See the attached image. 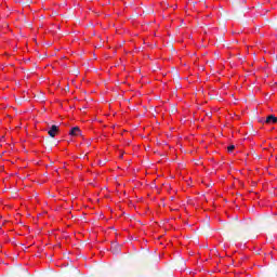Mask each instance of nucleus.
<instances>
[{"label": "nucleus", "mask_w": 277, "mask_h": 277, "mask_svg": "<svg viewBox=\"0 0 277 277\" xmlns=\"http://www.w3.org/2000/svg\"><path fill=\"white\" fill-rule=\"evenodd\" d=\"M57 133H60V127H57V126H52L48 130V135H50V137H55V135H57Z\"/></svg>", "instance_id": "obj_1"}, {"label": "nucleus", "mask_w": 277, "mask_h": 277, "mask_svg": "<svg viewBox=\"0 0 277 277\" xmlns=\"http://www.w3.org/2000/svg\"><path fill=\"white\" fill-rule=\"evenodd\" d=\"M266 124H276L277 118L274 115H269L265 120Z\"/></svg>", "instance_id": "obj_3"}, {"label": "nucleus", "mask_w": 277, "mask_h": 277, "mask_svg": "<svg viewBox=\"0 0 277 277\" xmlns=\"http://www.w3.org/2000/svg\"><path fill=\"white\" fill-rule=\"evenodd\" d=\"M228 153H233L235 150V145H230L227 147Z\"/></svg>", "instance_id": "obj_4"}, {"label": "nucleus", "mask_w": 277, "mask_h": 277, "mask_svg": "<svg viewBox=\"0 0 277 277\" xmlns=\"http://www.w3.org/2000/svg\"><path fill=\"white\" fill-rule=\"evenodd\" d=\"M69 135H71V137H79V135H81V129H79V127L71 128Z\"/></svg>", "instance_id": "obj_2"}]
</instances>
